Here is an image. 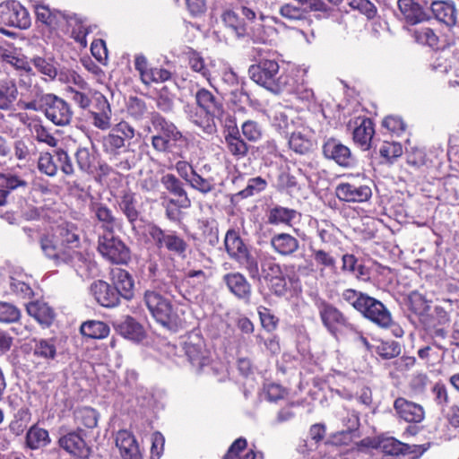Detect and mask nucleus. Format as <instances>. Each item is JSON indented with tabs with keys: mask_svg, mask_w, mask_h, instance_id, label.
<instances>
[{
	"mask_svg": "<svg viewBox=\"0 0 459 459\" xmlns=\"http://www.w3.org/2000/svg\"><path fill=\"white\" fill-rule=\"evenodd\" d=\"M22 108L26 110L42 111L54 125L64 126L73 117L70 105L62 98L53 93H36L29 101H22Z\"/></svg>",
	"mask_w": 459,
	"mask_h": 459,
	"instance_id": "obj_1",
	"label": "nucleus"
},
{
	"mask_svg": "<svg viewBox=\"0 0 459 459\" xmlns=\"http://www.w3.org/2000/svg\"><path fill=\"white\" fill-rule=\"evenodd\" d=\"M80 246V236L74 231H48L40 238L44 254L53 259L56 265L67 261V254Z\"/></svg>",
	"mask_w": 459,
	"mask_h": 459,
	"instance_id": "obj_2",
	"label": "nucleus"
},
{
	"mask_svg": "<svg viewBox=\"0 0 459 459\" xmlns=\"http://www.w3.org/2000/svg\"><path fill=\"white\" fill-rule=\"evenodd\" d=\"M251 79L273 94L283 93L290 81V74L280 72L275 60L263 59L249 68Z\"/></svg>",
	"mask_w": 459,
	"mask_h": 459,
	"instance_id": "obj_3",
	"label": "nucleus"
},
{
	"mask_svg": "<svg viewBox=\"0 0 459 459\" xmlns=\"http://www.w3.org/2000/svg\"><path fill=\"white\" fill-rule=\"evenodd\" d=\"M143 299L153 318L162 326L169 330H176L181 325L182 319L178 309H174L171 303L160 293L146 290Z\"/></svg>",
	"mask_w": 459,
	"mask_h": 459,
	"instance_id": "obj_4",
	"label": "nucleus"
},
{
	"mask_svg": "<svg viewBox=\"0 0 459 459\" xmlns=\"http://www.w3.org/2000/svg\"><path fill=\"white\" fill-rule=\"evenodd\" d=\"M315 305L323 325L333 337L338 338L340 335L356 330V325L351 323L349 318L332 303L318 299Z\"/></svg>",
	"mask_w": 459,
	"mask_h": 459,
	"instance_id": "obj_5",
	"label": "nucleus"
},
{
	"mask_svg": "<svg viewBox=\"0 0 459 459\" xmlns=\"http://www.w3.org/2000/svg\"><path fill=\"white\" fill-rule=\"evenodd\" d=\"M358 311L379 327L390 328L395 337L403 335V330L394 322L390 311L381 301L367 295Z\"/></svg>",
	"mask_w": 459,
	"mask_h": 459,
	"instance_id": "obj_6",
	"label": "nucleus"
},
{
	"mask_svg": "<svg viewBox=\"0 0 459 459\" xmlns=\"http://www.w3.org/2000/svg\"><path fill=\"white\" fill-rule=\"evenodd\" d=\"M135 135L134 128L126 121L117 124L111 131L102 137L103 152L110 156L117 157L126 149V143Z\"/></svg>",
	"mask_w": 459,
	"mask_h": 459,
	"instance_id": "obj_7",
	"label": "nucleus"
},
{
	"mask_svg": "<svg viewBox=\"0 0 459 459\" xmlns=\"http://www.w3.org/2000/svg\"><path fill=\"white\" fill-rule=\"evenodd\" d=\"M98 250L113 264H126L131 260L129 248L114 235V231H104L99 237Z\"/></svg>",
	"mask_w": 459,
	"mask_h": 459,
	"instance_id": "obj_8",
	"label": "nucleus"
},
{
	"mask_svg": "<svg viewBox=\"0 0 459 459\" xmlns=\"http://www.w3.org/2000/svg\"><path fill=\"white\" fill-rule=\"evenodd\" d=\"M0 19L5 25L22 30L28 29L31 23L27 9L13 0L0 4Z\"/></svg>",
	"mask_w": 459,
	"mask_h": 459,
	"instance_id": "obj_9",
	"label": "nucleus"
},
{
	"mask_svg": "<svg viewBox=\"0 0 459 459\" xmlns=\"http://www.w3.org/2000/svg\"><path fill=\"white\" fill-rule=\"evenodd\" d=\"M183 349L189 362L197 371L210 363L204 340L200 334H189L183 343Z\"/></svg>",
	"mask_w": 459,
	"mask_h": 459,
	"instance_id": "obj_10",
	"label": "nucleus"
},
{
	"mask_svg": "<svg viewBox=\"0 0 459 459\" xmlns=\"http://www.w3.org/2000/svg\"><path fill=\"white\" fill-rule=\"evenodd\" d=\"M347 182H342L335 188L336 196L347 203H363L372 196V190L367 184L355 182L354 178H350Z\"/></svg>",
	"mask_w": 459,
	"mask_h": 459,
	"instance_id": "obj_11",
	"label": "nucleus"
},
{
	"mask_svg": "<svg viewBox=\"0 0 459 459\" xmlns=\"http://www.w3.org/2000/svg\"><path fill=\"white\" fill-rule=\"evenodd\" d=\"M112 111L110 104L103 95L94 99V103L89 111L91 123L98 129L105 131L111 127Z\"/></svg>",
	"mask_w": 459,
	"mask_h": 459,
	"instance_id": "obj_12",
	"label": "nucleus"
},
{
	"mask_svg": "<svg viewBox=\"0 0 459 459\" xmlns=\"http://www.w3.org/2000/svg\"><path fill=\"white\" fill-rule=\"evenodd\" d=\"M323 152L325 158L334 160L338 165L351 168L356 164V159L349 147L335 139H328L324 146Z\"/></svg>",
	"mask_w": 459,
	"mask_h": 459,
	"instance_id": "obj_13",
	"label": "nucleus"
},
{
	"mask_svg": "<svg viewBox=\"0 0 459 459\" xmlns=\"http://www.w3.org/2000/svg\"><path fill=\"white\" fill-rule=\"evenodd\" d=\"M394 410L398 419L408 423H420L425 418V411L420 404L403 397L394 400Z\"/></svg>",
	"mask_w": 459,
	"mask_h": 459,
	"instance_id": "obj_14",
	"label": "nucleus"
},
{
	"mask_svg": "<svg viewBox=\"0 0 459 459\" xmlns=\"http://www.w3.org/2000/svg\"><path fill=\"white\" fill-rule=\"evenodd\" d=\"M183 110L186 118L202 129L204 133L212 134L216 132L215 117L207 114L198 104L187 103L184 106Z\"/></svg>",
	"mask_w": 459,
	"mask_h": 459,
	"instance_id": "obj_15",
	"label": "nucleus"
},
{
	"mask_svg": "<svg viewBox=\"0 0 459 459\" xmlns=\"http://www.w3.org/2000/svg\"><path fill=\"white\" fill-rule=\"evenodd\" d=\"M116 446L123 459H143L139 444L129 430L122 429L117 433Z\"/></svg>",
	"mask_w": 459,
	"mask_h": 459,
	"instance_id": "obj_16",
	"label": "nucleus"
},
{
	"mask_svg": "<svg viewBox=\"0 0 459 459\" xmlns=\"http://www.w3.org/2000/svg\"><path fill=\"white\" fill-rule=\"evenodd\" d=\"M91 291L96 301L106 307H113L119 304L118 292L108 282L99 280L91 285Z\"/></svg>",
	"mask_w": 459,
	"mask_h": 459,
	"instance_id": "obj_17",
	"label": "nucleus"
},
{
	"mask_svg": "<svg viewBox=\"0 0 459 459\" xmlns=\"http://www.w3.org/2000/svg\"><path fill=\"white\" fill-rule=\"evenodd\" d=\"M66 256H68L67 261H62V264L72 266L82 278H89L95 273L96 264L76 248L69 251Z\"/></svg>",
	"mask_w": 459,
	"mask_h": 459,
	"instance_id": "obj_18",
	"label": "nucleus"
},
{
	"mask_svg": "<svg viewBox=\"0 0 459 459\" xmlns=\"http://www.w3.org/2000/svg\"><path fill=\"white\" fill-rule=\"evenodd\" d=\"M430 10L434 18L446 24L447 27H453L457 22V10L455 2L452 0H437L430 4Z\"/></svg>",
	"mask_w": 459,
	"mask_h": 459,
	"instance_id": "obj_19",
	"label": "nucleus"
},
{
	"mask_svg": "<svg viewBox=\"0 0 459 459\" xmlns=\"http://www.w3.org/2000/svg\"><path fill=\"white\" fill-rule=\"evenodd\" d=\"M195 103L204 109L207 114H211L214 117L222 115L224 108L221 100L211 91L205 88H197L194 93Z\"/></svg>",
	"mask_w": 459,
	"mask_h": 459,
	"instance_id": "obj_20",
	"label": "nucleus"
},
{
	"mask_svg": "<svg viewBox=\"0 0 459 459\" xmlns=\"http://www.w3.org/2000/svg\"><path fill=\"white\" fill-rule=\"evenodd\" d=\"M224 141L227 151L236 159L239 160L247 155L249 145L241 137L236 125L229 126L227 132L224 134Z\"/></svg>",
	"mask_w": 459,
	"mask_h": 459,
	"instance_id": "obj_21",
	"label": "nucleus"
},
{
	"mask_svg": "<svg viewBox=\"0 0 459 459\" xmlns=\"http://www.w3.org/2000/svg\"><path fill=\"white\" fill-rule=\"evenodd\" d=\"M151 122L157 134L165 138L169 143H177L183 139V135L177 126L159 113L153 112L152 114Z\"/></svg>",
	"mask_w": 459,
	"mask_h": 459,
	"instance_id": "obj_22",
	"label": "nucleus"
},
{
	"mask_svg": "<svg viewBox=\"0 0 459 459\" xmlns=\"http://www.w3.org/2000/svg\"><path fill=\"white\" fill-rule=\"evenodd\" d=\"M210 276V273L201 269L189 270L182 279V285L187 289L189 295L197 296L205 290Z\"/></svg>",
	"mask_w": 459,
	"mask_h": 459,
	"instance_id": "obj_23",
	"label": "nucleus"
},
{
	"mask_svg": "<svg viewBox=\"0 0 459 459\" xmlns=\"http://www.w3.org/2000/svg\"><path fill=\"white\" fill-rule=\"evenodd\" d=\"M112 282L118 295L125 299H131L134 296V282L132 275L125 269L115 268L111 271Z\"/></svg>",
	"mask_w": 459,
	"mask_h": 459,
	"instance_id": "obj_24",
	"label": "nucleus"
},
{
	"mask_svg": "<svg viewBox=\"0 0 459 459\" xmlns=\"http://www.w3.org/2000/svg\"><path fill=\"white\" fill-rule=\"evenodd\" d=\"M398 9L402 19L407 23L414 25L426 19V13L417 0H398Z\"/></svg>",
	"mask_w": 459,
	"mask_h": 459,
	"instance_id": "obj_25",
	"label": "nucleus"
},
{
	"mask_svg": "<svg viewBox=\"0 0 459 459\" xmlns=\"http://www.w3.org/2000/svg\"><path fill=\"white\" fill-rule=\"evenodd\" d=\"M161 184L173 195L177 197L178 205L190 207L191 201L183 187V183L173 174H166L161 178Z\"/></svg>",
	"mask_w": 459,
	"mask_h": 459,
	"instance_id": "obj_26",
	"label": "nucleus"
},
{
	"mask_svg": "<svg viewBox=\"0 0 459 459\" xmlns=\"http://www.w3.org/2000/svg\"><path fill=\"white\" fill-rule=\"evenodd\" d=\"M120 211L126 215L127 220L133 224V230L136 226L134 224L139 218L137 210V201L135 195L129 190H123L117 198Z\"/></svg>",
	"mask_w": 459,
	"mask_h": 459,
	"instance_id": "obj_27",
	"label": "nucleus"
},
{
	"mask_svg": "<svg viewBox=\"0 0 459 459\" xmlns=\"http://www.w3.org/2000/svg\"><path fill=\"white\" fill-rule=\"evenodd\" d=\"M51 443L49 433L38 424L32 425L25 436V446L31 450H39L48 446Z\"/></svg>",
	"mask_w": 459,
	"mask_h": 459,
	"instance_id": "obj_28",
	"label": "nucleus"
},
{
	"mask_svg": "<svg viewBox=\"0 0 459 459\" xmlns=\"http://www.w3.org/2000/svg\"><path fill=\"white\" fill-rule=\"evenodd\" d=\"M224 281L229 290L238 299H248L251 294V286L246 278L239 273H228Z\"/></svg>",
	"mask_w": 459,
	"mask_h": 459,
	"instance_id": "obj_29",
	"label": "nucleus"
},
{
	"mask_svg": "<svg viewBox=\"0 0 459 459\" xmlns=\"http://www.w3.org/2000/svg\"><path fill=\"white\" fill-rule=\"evenodd\" d=\"M356 125L353 130V141L362 150H368L375 133L373 123L369 118H362L359 123L356 122Z\"/></svg>",
	"mask_w": 459,
	"mask_h": 459,
	"instance_id": "obj_30",
	"label": "nucleus"
},
{
	"mask_svg": "<svg viewBox=\"0 0 459 459\" xmlns=\"http://www.w3.org/2000/svg\"><path fill=\"white\" fill-rule=\"evenodd\" d=\"M57 340L56 338H39L33 340V356L44 361L56 359L57 355Z\"/></svg>",
	"mask_w": 459,
	"mask_h": 459,
	"instance_id": "obj_31",
	"label": "nucleus"
},
{
	"mask_svg": "<svg viewBox=\"0 0 459 459\" xmlns=\"http://www.w3.org/2000/svg\"><path fill=\"white\" fill-rule=\"evenodd\" d=\"M299 219L300 213L297 211L281 206L271 209L268 215V221L272 224H281L286 227H293Z\"/></svg>",
	"mask_w": 459,
	"mask_h": 459,
	"instance_id": "obj_32",
	"label": "nucleus"
},
{
	"mask_svg": "<svg viewBox=\"0 0 459 459\" xmlns=\"http://www.w3.org/2000/svg\"><path fill=\"white\" fill-rule=\"evenodd\" d=\"M378 448L385 455L395 457L396 459H405L406 455L411 454L409 445L400 442L394 437H384L378 442Z\"/></svg>",
	"mask_w": 459,
	"mask_h": 459,
	"instance_id": "obj_33",
	"label": "nucleus"
},
{
	"mask_svg": "<svg viewBox=\"0 0 459 459\" xmlns=\"http://www.w3.org/2000/svg\"><path fill=\"white\" fill-rule=\"evenodd\" d=\"M27 312L39 324L50 325L54 320V310L46 303L40 301L30 302L26 305Z\"/></svg>",
	"mask_w": 459,
	"mask_h": 459,
	"instance_id": "obj_34",
	"label": "nucleus"
},
{
	"mask_svg": "<svg viewBox=\"0 0 459 459\" xmlns=\"http://www.w3.org/2000/svg\"><path fill=\"white\" fill-rule=\"evenodd\" d=\"M117 331L123 337L134 342H140L145 336L143 325L131 316L117 325Z\"/></svg>",
	"mask_w": 459,
	"mask_h": 459,
	"instance_id": "obj_35",
	"label": "nucleus"
},
{
	"mask_svg": "<svg viewBox=\"0 0 459 459\" xmlns=\"http://www.w3.org/2000/svg\"><path fill=\"white\" fill-rule=\"evenodd\" d=\"M223 24L231 30L232 34L238 39H242L247 35L246 23L232 10H226L221 14Z\"/></svg>",
	"mask_w": 459,
	"mask_h": 459,
	"instance_id": "obj_36",
	"label": "nucleus"
},
{
	"mask_svg": "<svg viewBox=\"0 0 459 459\" xmlns=\"http://www.w3.org/2000/svg\"><path fill=\"white\" fill-rule=\"evenodd\" d=\"M58 444L60 447L74 455H82L85 447L83 438L76 432H70L61 437Z\"/></svg>",
	"mask_w": 459,
	"mask_h": 459,
	"instance_id": "obj_37",
	"label": "nucleus"
},
{
	"mask_svg": "<svg viewBox=\"0 0 459 459\" xmlns=\"http://www.w3.org/2000/svg\"><path fill=\"white\" fill-rule=\"evenodd\" d=\"M79 169L87 174H92L95 169L96 155L93 150L79 147L74 153Z\"/></svg>",
	"mask_w": 459,
	"mask_h": 459,
	"instance_id": "obj_38",
	"label": "nucleus"
},
{
	"mask_svg": "<svg viewBox=\"0 0 459 459\" xmlns=\"http://www.w3.org/2000/svg\"><path fill=\"white\" fill-rule=\"evenodd\" d=\"M225 247L230 256L240 258L247 253V247L239 236V231H227Z\"/></svg>",
	"mask_w": 459,
	"mask_h": 459,
	"instance_id": "obj_39",
	"label": "nucleus"
},
{
	"mask_svg": "<svg viewBox=\"0 0 459 459\" xmlns=\"http://www.w3.org/2000/svg\"><path fill=\"white\" fill-rule=\"evenodd\" d=\"M109 331V326L102 321H87L81 325L82 334L91 339L106 338Z\"/></svg>",
	"mask_w": 459,
	"mask_h": 459,
	"instance_id": "obj_40",
	"label": "nucleus"
},
{
	"mask_svg": "<svg viewBox=\"0 0 459 459\" xmlns=\"http://www.w3.org/2000/svg\"><path fill=\"white\" fill-rule=\"evenodd\" d=\"M275 251L281 255H290L299 247L298 240L288 233H281L272 239Z\"/></svg>",
	"mask_w": 459,
	"mask_h": 459,
	"instance_id": "obj_41",
	"label": "nucleus"
},
{
	"mask_svg": "<svg viewBox=\"0 0 459 459\" xmlns=\"http://www.w3.org/2000/svg\"><path fill=\"white\" fill-rule=\"evenodd\" d=\"M18 96V89L14 82H4L0 86V110H10Z\"/></svg>",
	"mask_w": 459,
	"mask_h": 459,
	"instance_id": "obj_42",
	"label": "nucleus"
},
{
	"mask_svg": "<svg viewBox=\"0 0 459 459\" xmlns=\"http://www.w3.org/2000/svg\"><path fill=\"white\" fill-rule=\"evenodd\" d=\"M289 135V146L296 153L306 154L311 151L313 143L306 134L298 131L291 132Z\"/></svg>",
	"mask_w": 459,
	"mask_h": 459,
	"instance_id": "obj_43",
	"label": "nucleus"
},
{
	"mask_svg": "<svg viewBox=\"0 0 459 459\" xmlns=\"http://www.w3.org/2000/svg\"><path fill=\"white\" fill-rule=\"evenodd\" d=\"M74 420L78 426L93 429L99 420L98 411L91 407H81L74 411Z\"/></svg>",
	"mask_w": 459,
	"mask_h": 459,
	"instance_id": "obj_44",
	"label": "nucleus"
},
{
	"mask_svg": "<svg viewBox=\"0 0 459 459\" xmlns=\"http://www.w3.org/2000/svg\"><path fill=\"white\" fill-rule=\"evenodd\" d=\"M247 444V440L244 437L236 439L230 446L223 459H257V455L251 449L241 454L246 449Z\"/></svg>",
	"mask_w": 459,
	"mask_h": 459,
	"instance_id": "obj_45",
	"label": "nucleus"
},
{
	"mask_svg": "<svg viewBox=\"0 0 459 459\" xmlns=\"http://www.w3.org/2000/svg\"><path fill=\"white\" fill-rule=\"evenodd\" d=\"M423 324L427 330L436 326H447L450 324L449 314L441 307H435L433 312L423 319Z\"/></svg>",
	"mask_w": 459,
	"mask_h": 459,
	"instance_id": "obj_46",
	"label": "nucleus"
},
{
	"mask_svg": "<svg viewBox=\"0 0 459 459\" xmlns=\"http://www.w3.org/2000/svg\"><path fill=\"white\" fill-rule=\"evenodd\" d=\"M267 187V181L262 177H255L248 179L247 186L235 194V198H247L257 195Z\"/></svg>",
	"mask_w": 459,
	"mask_h": 459,
	"instance_id": "obj_47",
	"label": "nucleus"
},
{
	"mask_svg": "<svg viewBox=\"0 0 459 459\" xmlns=\"http://www.w3.org/2000/svg\"><path fill=\"white\" fill-rule=\"evenodd\" d=\"M283 92L295 94L299 99L307 101H309L314 98L312 89H310L303 81L301 82H295L290 75L287 88Z\"/></svg>",
	"mask_w": 459,
	"mask_h": 459,
	"instance_id": "obj_48",
	"label": "nucleus"
},
{
	"mask_svg": "<svg viewBox=\"0 0 459 459\" xmlns=\"http://www.w3.org/2000/svg\"><path fill=\"white\" fill-rule=\"evenodd\" d=\"M160 233L161 237H159L158 239L160 247H165L168 250L178 255L186 251V243L182 238L173 234L164 235L163 231H160Z\"/></svg>",
	"mask_w": 459,
	"mask_h": 459,
	"instance_id": "obj_49",
	"label": "nucleus"
},
{
	"mask_svg": "<svg viewBox=\"0 0 459 459\" xmlns=\"http://www.w3.org/2000/svg\"><path fill=\"white\" fill-rule=\"evenodd\" d=\"M275 29L273 27H265L262 23L255 24L252 27L250 32L247 31L254 43L267 44L271 42L272 36L274 34Z\"/></svg>",
	"mask_w": 459,
	"mask_h": 459,
	"instance_id": "obj_50",
	"label": "nucleus"
},
{
	"mask_svg": "<svg viewBox=\"0 0 459 459\" xmlns=\"http://www.w3.org/2000/svg\"><path fill=\"white\" fill-rule=\"evenodd\" d=\"M281 17L290 22L301 21L306 18L307 11L302 5L287 3L282 4L279 9Z\"/></svg>",
	"mask_w": 459,
	"mask_h": 459,
	"instance_id": "obj_51",
	"label": "nucleus"
},
{
	"mask_svg": "<svg viewBox=\"0 0 459 459\" xmlns=\"http://www.w3.org/2000/svg\"><path fill=\"white\" fill-rule=\"evenodd\" d=\"M30 63L39 73L51 80L55 79L57 75L56 67L51 59H47L42 56H34L30 59Z\"/></svg>",
	"mask_w": 459,
	"mask_h": 459,
	"instance_id": "obj_52",
	"label": "nucleus"
},
{
	"mask_svg": "<svg viewBox=\"0 0 459 459\" xmlns=\"http://www.w3.org/2000/svg\"><path fill=\"white\" fill-rule=\"evenodd\" d=\"M37 21L47 26H54L57 23L61 13L56 10H50L48 5L37 4L35 6Z\"/></svg>",
	"mask_w": 459,
	"mask_h": 459,
	"instance_id": "obj_53",
	"label": "nucleus"
},
{
	"mask_svg": "<svg viewBox=\"0 0 459 459\" xmlns=\"http://www.w3.org/2000/svg\"><path fill=\"white\" fill-rule=\"evenodd\" d=\"M38 169L41 173L48 177H55L58 170L56 155L53 156L49 152L40 153L38 160Z\"/></svg>",
	"mask_w": 459,
	"mask_h": 459,
	"instance_id": "obj_54",
	"label": "nucleus"
},
{
	"mask_svg": "<svg viewBox=\"0 0 459 459\" xmlns=\"http://www.w3.org/2000/svg\"><path fill=\"white\" fill-rule=\"evenodd\" d=\"M241 132L247 141L256 143L262 139L264 131L258 122L249 119L241 125Z\"/></svg>",
	"mask_w": 459,
	"mask_h": 459,
	"instance_id": "obj_55",
	"label": "nucleus"
},
{
	"mask_svg": "<svg viewBox=\"0 0 459 459\" xmlns=\"http://www.w3.org/2000/svg\"><path fill=\"white\" fill-rule=\"evenodd\" d=\"M313 257L317 266L320 267V272L323 273L325 270H329L332 273L336 271L335 258L329 253L324 250H314Z\"/></svg>",
	"mask_w": 459,
	"mask_h": 459,
	"instance_id": "obj_56",
	"label": "nucleus"
},
{
	"mask_svg": "<svg viewBox=\"0 0 459 459\" xmlns=\"http://www.w3.org/2000/svg\"><path fill=\"white\" fill-rule=\"evenodd\" d=\"M10 289L20 299H26L33 296L30 282L13 276L10 278Z\"/></svg>",
	"mask_w": 459,
	"mask_h": 459,
	"instance_id": "obj_57",
	"label": "nucleus"
},
{
	"mask_svg": "<svg viewBox=\"0 0 459 459\" xmlns=\"http://www.w3.org/2000/svg\"><path fill=\"white\" fill-rule=\"evenodd\" d=\"M91 31V27L86 25L82 20L74 19V26L72 29L71 36L82 48L87 47L86 37Z\"/></svg>",
	"mask_w": 459,
	"mask_h": 459,
	"instance_id": "obj_58",
	"label": "nucleus"
},
{
	"mask_svg": "<svg viewBox=\"0 0 459 459\" xmlns=\"http://www.w3.org/2000/svg\"><path fill=\"white\" fill-rule=\"evenodd\" d=\"M273 126L286 137L290 134L293 126V121L290 119L285 111H276L273 118Z\"/></svg>",
	"mask_w": 459,
	"mask_h": 459,
	"instance_id": "obj_59",
	"label": "nucleus"
},
{
	"mask_svg": "<svg viewBox=\"0 0 459 459\" xmlns=\"http://www.w3.org/2000/svg\"><path fill=\"white\" fill-rule=\"evenodd\" d=\"M379 153L381 157L392 162L403 154V147L396 142H384L379 149Z\"/></svg>",
	"mask_w": 459,
	"mask_h": 459,
	"instance_id": "obj_60",
	"label": "nucleus"
},
{
	"mask_svg": "<svg viewBox=\"0 0 459 459\" xmlns=\"http://www.w3.org/2000/svg\"><path fill=\"white\" fill-rule=\"evenodd\" d=\"M20 317L21 311L14 305L0 301V322L13 323Z\"/></svg>",
	"mask_w": 459,
	"mask_h": 459,
	"instance_id": "obj_61",
	"label": "nucleus"
},
{
	"mask_svg": "<svg viewBox=\"0 0 459 459\" xmlns=\"http://www.w3.org/2000/svg\"><path fill=\"white\" fill-rule=\"evenodd\" d=\"M69 94V98L77 104L81 108H88L91 106V99L89 94L86 92L88 90H79L73 88V86H67L65 89Z\"/></svg>",
	"mask_w": 459,
	"mask_h": 459,
	"instance_id": "obj_62",
	"label": "nucleus"
},
{
	"mask_svg": "<svg viewBox=\"0 0 459 459\" xmlns=\"http://www.w3.org/2000/svg\"><path fill=\"white\" fill-rule=\"evenodd\" d=\"M262 274L269 281L283 274L281 266L273 258H265L262 263Z\"/></svg>",
	"mask_w": 459,
	"mask_h": 459,
	"instance_id": "obj_63",
	"label": "nucleus"
},
{
	"mask_svg": "<svg viewBox=\"0 0 459 459\" xmlns=\"http://www.w3.org/2000/svg\"><path fill=\"white\" fill-rule=\"evenodd\" d=\"M277 189L291 193L298 187V181L295 176L291 175L289 171H281L277 178Z\"/></svg>",
	"mask_w": 459,
	"mask_h": 459,
	"instance_id": "obj_64",
	"label": "nucleus"
}]
</instances>
